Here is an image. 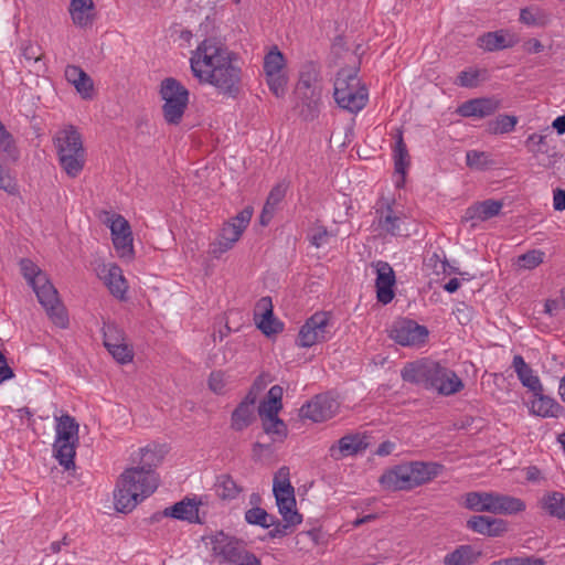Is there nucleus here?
<instances>
[{"instance_id":"1","label":"nucleus","mask_w":565,"mask_h":565,"mask_svg":"<svg viewBox=\"0 0 565 565\" xmlns=\"http://www.w3.org/2000/svg\"><path fill=\"white\" fill-rule=\"evenodd\" d=\"M190 65L200 83L213 85L218 93L235 97L239 93L242 70L236 55L215 39H205L192 52Z\"/></svg>"},{"instance_id":"2","label":"nucleus","mask_w":565,"mask_h":565,"mask_svg":"<svg viewBox=\"0 0 565 565\" xmlns=\"http://www.w3.org/2000/svg\"><path fill=\"white\" fill-rule=\"evenodd\" d=\"M131 460L135 466L124 470L114 491L115 508L121 513L131 512L157 490L159 483L154 469L161 457L154 449L149 446L140 448Z\"/></svg>"},{"instance_id":"3","label":"nucleus","mask_w":565,"mask_h":565,"mask_svg":"<svg viewBox=\"0 0 565 565\" xmlns=\"http://www.w3.org/2000/svg\"><path fill=\"white\" fill-rule=\"evenodd\" d=\"M402 377L406 382L435 390L445 396L454 395L463 388V383L455 371L428 359L406 364L402 370Z\"/></svg>"},{"instance_id":"4","label":"nucleus","mask_w":565,"mask_h":565,"mask_svg":"<svg viewBox=\"0 0 565 565\" xmlns=\"http://www.w3.org/2000/svg\"><path fill=\"white\" fill-rule=\"evenodd\" d=\"M443 469L438 462L407 461L386 470L379 482L384 490L409 491L430 482Z\"/></svg>"},{"instance_id":"5","label":"nucleus","mask_w":565,"mask_h":565,"mask_svg":"<svg viewBox=\"0 0 565 565\" xmlns=\"http://www.w3.org/2000/svg\"><path fill=\"white\" fill-rule=\"evenodd\" d=\"M53 142L60 166L68 177L76 178L86 162V151L77 128L73 125L65 126L56 132Z\"/></svg>"},{"instance_id":"6","label":"nucleus","mask_w":565,"mask_h":565,"mask_svg":"<svg viewBox=\"0 0 565 565\" xmlns=\"http://www.w3.org/2000/svg\"><path fill=\"white\" fill-rule=\"evenodd\" d=\"M333 95L339 107L352 114L362 110L369 99L367 89L362 85L358 71L353 68H342L338 72Z\"/></svg>"},{"instance_id":"7","label":"nucleus","mask_w":565,"mask_h":565,"mask_svg":"<svg viewBox=\"0 0 565 565\" xmlns=\"http://www.w3.org/2000/svg\"><path fill=\"white\" fill-rule=\"evenodd\" d=\"M55 419L56 436L53 444L54 456L65 470L74 469L79 425L75 418L68 414L55 417Z\"/></svg>"},{"instance_id":"8","label":"nucleus","mask_w":565,"mask_h":565,"mask_svg":"<svg viewBox=\"0 0 565 565\" xmlns=\"http://www.w3.org/2000/svg\"><path fill=\"white\" fill-rule=\"evenodd\" d=\"M162 115L169 125H179L188 108L190 92L174 77H167L161 81L160 90Z\"/></svg>"},{"instance_id":"9","label":"nucleus","mask_w":565,"mask_h":565,"mask_svg":"<svg viewBox=\"0 0 565 565\" xmlns=\"http://www.w3.org/2000/svg\"><path fill=\"white\" fill-rule=\"evenodd\" d=\"M213 555L231 565H260V559L246 548V544L223 532L215 534L212 540Z\"/></svg>"},{"instance_id":"10","label":"nucleus","mask_w":565,"mask_h":565,"mask_svg":"<svg viewBox=\"0 0 565 565\" xmlns=\"http://www.w3.org/2000/svg\"><path fill=\"white\" fill-rule=\"evenodd\" d=\"M331 316L326 311H318L306 320L300 328L297 345L300 348H311L317 343L328 340Z\"/></svg>"},{"instance_id":"11","label":"nucleus","mask_w":565,"mask_h":565,"mask_svg":"<svg viewBox=\"0 0 565 565\" xmlns=\"http://www.w3.org/2000/svg\"><path fill=\"white\" fill-rule=\"evenodd\" d=\"M252 215V207H245L235 217L225 222L221 228L217 242L214 243L213 253L223 254L231 249L248 226Z\"/></svg>"},{"instance_id":"12","label":"nucleus","mask_w":565,"mask_h":565,"mask_svg":"<svg viewBox=\"0 0 565 565\" xmlns=\"http://www.w3.org/2000/svg\"><path fill=\"white\" fill-rule=\"evenodd\" d=\"M39 302L46 310L52 321L61 327L66 328L68 324L67 313L64 306L58 299V294L55 287L50 282L49 278H44L43 282H39L32 287Z\"/></svg>"},{"instance_id":"13","label":"nucleus","mask_w":565,"mask_h":565,"mask_svg":"<svg viewBox=\"0 0 565 565\" xmlns=\"http://www.w3.org/2000/svg\"><path fill=\"white\" fill-rule=\"evenodd\" d=\"M106 223L109 224L111 239L117 255L124 259H132L134 245L132 233L129 222L120 214H111L107 217Z\"/></svg>"},{"instance_id":"14","label":"nucleus","mask_w":565,"mask_h":565,"mask_svg":"<svg viewBox=\"0 0 565 565\" xmlns=\"http://www.w3.org/2000/svg\"><path fill=\"white\" fill-rule=\"evenodd\" d=\"M428 329L414 320L402 319L391 328L390 338L403 347H419L428 338Z\"/></svg>"},{"instance_id":"15","label":"nucleus","mask_w":565,"mask_h":565,"mask_svg":"<svg viewBox=\"0 0 565 565\" xmlns=\"http://www.w3.org/2000/svg\"><path fill=\"white\" fill-rule=\"evenodd\" d=\"M339 402L329 394H319L300 408V416L315 423L332 418L338 409Z\"/></svg>"},{"instance_id":"16","label":"nucleus","mask_w":565,"mask_h":565,"mask_svg":"<svg viewBox=\"0 0 565 565\" xmlns=\"http://www.w3.org/2000/svg\"><path fill=\"white\" fill-rule=\"evenodd\" d=\"M377 228L392 236L408 235L406 216L402 211L394 209L393 204L386 203L376 210Z\"/></svg>"},{"instance_id":"17","label":"nucleus","mask_w":565,"mask_h":565,"mask_svg":"<svg viewBox=\"0 0 565 565\" xmlns=\"http://www.w3.org/2000/svg\"><path fill=\"white\" fill-rule=\"evenodd\" d=\"M369 447L367 437L362 434H349L341 437L337 444L329 448V456L333 460H341L345 457L363 452Z\"/></svg>"},{"instance_id":"18","label":"nucleus","mask_w":565,"mask_h":565,"mask_svg":"<svg viewBox=\"0 0 565 565\" xmlns=\"http://www.w3.org/2000/svg\"><path fill=\"white\" fill-rule=\"evenodd\" d=\"M201 499L196 497H185L183 500L166 508L162 512L163 516H170L177 520L186 521L189 523H203L200 518Z\"/></svg>"},{"instance_id":"19","label":"nucleus","mask_w":565,"mask_h":565,"mask_svg":"<svg viewBox=\"0 0 565 565\" xmlns=\"http://www.w3.org/2000/svg\"><path fill=\"white\" fill-rule=\"evenodd\" d=\"M374 268L376 271L375 287L377 300L383 305H387L394 298V270L388 263L382 260L375 263Z\"/></svg>"},{"instance_id":"20","label":"nucleus","mask_w":565,"mask_h":565,"mask_svg":"<svg viewBox=\"0 0 565 565\" xmlns=\"http://www.w3.org/2000/svg\"><path fill=\"white\" fill-rule=\"evenodd\" d=\"M500 108V102L492 97L473 98L462 103L457 113L462 117L484 118Z\"/></svg>"},{"instance_id":"21","label":"nucleus","mask_w":565,"mask_h":565,"mask_svg":"<svg viewBox=\"0 0 565 565\" xmlns=\"http://www.w3.org/2000/svg\"><path fill=\"white\" fill-rule=\"evenodd\" d=\"M321 93L322 90L295 93L297 98L296 108L303 120L311 121L318 117L320 113Z\"/></svg>"},{"instance_id":"22","label":"nucleus","mask_w":565,"mask_h":565,"mask_svg":"<svg viewBox=\"0 0 565 565\" xmlns=\"http://www.w3.org/2000/svg\"><path fill=\"white\" fill-rule=\"evenodd\" d=\"M260 315V320L257 321V327L265 335L276 334L281 331L282 324L278 322L273 312L271 299L263 297L256 305L255 317Z\"/></svg>"},{"instance_id":"23","label":"nucleus","mask_w":565,"mask_h":565,"mask_svg":"<svg viewBox=\"0 0 565 565\" xmlns=\"http://www.w3.org/2000/svg\"><path fill=\"white\" fill-rule=\"evenodd\" d=\"M503 207V202L488 199L482 202L475 203L473 205L469 206L463 215V220L466 222L471 221L472 226L476 225L475 221H487L491 217L497 216L501 209Z\"/></svg>"},{"instance_id":"24","label":"nucleus","mask_w":565,"mask_h":565,"mask_svg":"<svg viewBox=\"0 0 565 565\" xmlns=\"http://www.w3.org/2000/svg\"><path fill=\"white\" fill-rule=\"evenodd\" d=\"M467 527L482 535L499 536L507 531V522L502 519L473 515L467 521Z\"/></svg>"},{"instance_id":"25","label":"nucleus","mask_w":565,"mask_h":565,"mask_svg":"<svg viewBox=\"0 0 565 565\" xmlns=\"http://www.w3.org/2000/svg\"><path fill=\"white\" fill-rule=\"evenodd\" d=\"M288 188L289 181L281 180L270 190L260 213L262 225H267L271 221L280 203L285 199Z\"/></svg>"},{"instance_id":"26","label":"nucleus","mask_w":565,"mask_h":565,"mask_svg":"<svg viewBox=\"0 0 565 565\" xmlns=\"http://www.w3.org/2000/svg\"><path fill=\"white\" fill-rule=\"evenodd\" d=\"M102 273L105 285L108 287L111 295L122 299L128 286L121 268L116 264H109L103 267Z\"/></svg>"},{"instance_id":"27","label":"nucleus","mask_w":565,"mask_h":565,"mask_svg":"<svg viewBox=\"0 0 565 565\" xmlns=\"http://www.w3.org/2000/svg\"><path fill=\"white\" fill-rule=\"evenodd\" d=\"M94 9L93 0H71L68 10L72 21L76 26L87 28L94 22Z\"/></svg>"},{"instance_id":"28","label":"nucleus","mask_w":565,"mask_h":565,"mask_svg":"<svg viewBox=\"0 0 565 565\" xmlns=\"http://www.w3.org/2000/svg\"><path fill=\"white\" fill-rule=\"evenodd\" d=\"M515 42L504 30L487 32L478 38V46L488 52L512 47Z\"/></svg>"},{"instance_id":"29","label":"nucleus","mask_w":565,"mask_h":565,"mask_svg":"<svg viewBox=\"0 0 565 565\" xmlns=\"http://www.w3.org/2000/svg\"><path fill=\"white\" fill-rule=\"evenodd\" d=\"M512 366L522 385L533 392L534 395L543 391L540 379L521 355H514Z\"/></svg>"},{"instance_id":"30","label":"nucleus","mask_w":565,"mask_h":565,"mask_svg":"<svg viewBox=\"0 0 565 565\" xmlns=\"http://www.w3.org/2000/svg\"><path fill=\"white\" fill-rule=\"evenodd\" d=\"M20 50L21 55L23 56L28 66L35 74L39 75L44 74L46 72L47 67L45 62L43 61L44 53L39 44L32 43L31 41H24L22 42Z\"/></svg>"},{"instance_id":"31","label":"nucleus","mask_w":565,"mask_h":565,"mask_svg":"<svg viewBox=\"0 0 565 565\" xmlns=\"http://www.w3.org/2000/svg\"><path fill=\"white\" fill-rule=\"evenodd\" d=\"M526 504L523 500L494 492L493 514L513 515L523 512Z\"/></svg>"},{"instance_id":"32","label":"nucleus","mask_w":565,"mask_h":565,"mask_svg":"<svg viewBox=\"0 0 565 565\" xmlns=\"http://www.w3.org/2000/svg\"><path fill=\"white\" fill-rule=\"evenodd\" d=\"M540 505L550 516L565 521V495L558 491L545 493Z\"/></svg>"},{"instance_id":"33","label":"nucleus","mask_w":565,"mask_h":565,"mask_svg":"<svg viewBox=\"0 0 565 565\" xmlns=\"http://www.w3.org/2000/svg\"><path fill=\"white\" fill-rule=\"evenodd\" d=\"M319 76L320 72L316 64H306L300 72V77L297 83L295 93L322 90Z\"/></svg>"},{"instance_id":"34","label":"nucleus","mask_w":565,"mask_h":565,"mask_svg":"<svg viewBox=\"0 0 565 565\" xmlns=\"http://www.w3.org/2000/svg\"><path fill=\"white\" fill-rule=\"evenodd\" d=\"M520 22L527 26H545L551 21V15L537 6H530L520 10Z\"/></svg>"},{"instance_id":"35","label":"nucleus","mask_w":565,"mask_h":565,"mask_svg":"<svg viewBox=\"0 0 565 565\" xmlns=\"http://www.w3.org/2000/svg\"><path fill=\"white\" fill-rule=\"evenodd\" d=\"M494 492H469L466 494V508L477 512L493 513Z\"/></svg>"},{"instance_id":"36","label":"nucleus","mask_w":565,"mask_h":565,"mask_svg":"<svg viewBox=\"0 0 565 565\" xmlns=\"http://www.w3.org/2000/svg\"><path fill=\"white\" fill-rule=\"evenodd\" d=\"M276 503L282 520L302 522V515L297 511L295 492L280 495L276 493Z\"/></svg>"},{"instance_id":"37","label":"nucleus","mask_w":565,"mask_h":565,"mask_svg":"<svg viewBox=\"0 0 565 565\" xmlns=\"http://www.w3.org/2000/svg\"><path fill=\"white\" fill-rule=\"evenodd\" d=\"M215 491L222 500H234L242 492L243 488L230 475H221L215 481Z\"/></svg>"},{"instance_id":"38","label":"nucleus","mask_w":565,"mask_h":565,"mask_svg":"<svg viewBox=\"0 0 565 565\" xmlns=\"http://www.w3.org/2000/svg\"><path fill=\"white\" fill-rule=\"evenodd\" d=\"M255 420V411L238 404L231 415V428L235 431H243Z\"/></svg>"},{"instance_id":"39","label":"nucleus","mask_w":565,"mask_h":565,"mask_svg":"<svg viewBox=\"0 0 565 565\" xmlns=\"http://www.w3.org/2000/svg\"><path fill=\"white\" fill-rule=\"evenodd\" d=\"M393 157L396 173L404 175L406 173L407 168L409 167L411 159L406 143L404 142L403 139L402 131H398L396 135L395 146L393 149Z\"/></svg>"},{"instance_id":"40","label":"nucleus","mask_w":565,"mask_h":565,"mask_svg":"<svg viewBox=\"0 0 565 565\" xmlns=\"http://www.w3.org/2000/svg\"><path fill=\"white\" fill-rule=\"evenodd\" d=\"M537 398L532 402V411L541 417H557L561 406L551 397L539 393Z\"/></svg>"},{"instance_id":"41","label":"nucleus","mask_w":565,"mask_h":565,"mask_svg":"<svg viewBox=\"0 0 565 565\" xmlns=\"http://www.w3.org/2000/svg\"><path fill=\"white\" fill-rule=\"evenodd\" d=\"M518 121L516 116L502 114L488 122V131L492 135L509 134L515 129Z\"/></svg>"},{"instance_id":"42","label":"nucleus","mask_w":565,"mask_h":565,"mask_svg":"<svg viewBox=\"0 0 565 565\" xmlns=\"http://www.w3.org/2000/svg\"><path fill=\"white\" fill-rule=\"evenodd\" d=\"M284 54L274 46L264 57V72L265 74L284 73Z\"/></svg>"},{"instance_id":"43","label":"nucleus","mask_w":565,"mask_h":565,"mask_svg":"<svg viewBox=\"0 0 565 565\" xmlns=\"http://www.w3.org/2000/svg\"><path fill=\"white\" fill-rule=\"evenodd\" d=\"M20 269L23 277L28 280L31 287L35 286L39 282H43L44 278H46V274L43 273L39 266H36L32 260L28 258H22L20 260Z\"/></svg>"},{"instance_id":"44","label":"nucleus","mask_w":565,"mask_h":565,"mask_svg":"<svg viewBox=\"0 0 565 565\" xmlns=\"http://www.w3.org/2000/svg\"><path fill=\"white\" fill-rule=\"evenodd\" d=\"M473 561L472 548L469 545H460L444 558L445 565H471Z\"/></svg>"},{"instance_id":"45","label":"nucleus","mask_w":565,"mask_h":565,"mask_svg":"<svg viewBox=\"0 0 565 565\" xmlns=\"http://www.w3.org/2000/svg\"><path fill=\"white\" fill-rule=\"evenodd\" d=\"M245 520L249 524L259 525L269 529L275 523V516L268 514L262 508H252L245 512Z\"/></svg>"},{"instance_id":"46","label":"nucleus","mask_w":565,"mask_h":565,"mask_svg":"<svg viewBox=\"0 0 565 565\" xmlns=\"http://www.w3.org/2000/svg\"><path fill=\"white\" fill-rule=\"evenodd\" d=\"M273 492L274 495L276 493L284 495L294 493V487L290 483L289 480V468L288 467H281L279 470L275 473L274 481H273Z\"/></svg>"},{"instance_id":"47","label":"nucleus","mask_w":565,"mask_h":565,"mask_svg":"<svg viewBox=\"0 0 565 565\" xmlns=\"http://www.w3.org/2000/svg\"><path fill=\"white\" fill-rule=\"evenodd\" d=\"M0 151L13 160L19 158V150L15 145V140L2 122H0Z\"/></svg>"},{"instance_id":"48","label":"nucleus","mask_w":565,"mask_h":565,"mask_svg":"<svg viewBox=\"0 0 565 565\" xmlns=\"http://www.w3.org/2000/svg\"><path fill=\"white\" fill-rule=\"evenodd\" d=\"M103 334L106 349L125 342V332L115 323H104Z\"/></svg>"},{"instance_id":"49","label":"nucleus","mask_w":565,"mask_h":565,"mask_svg":"<svg viewBox=\"0 0 565 565\" xmlns=\"http://www.w3.org/2000/svg\"><path fill=\"white\" fill-rule=\"evenodd\" d=\"M544 256V252L540 249H532L519 256L518 264L522 268L533 269L543 263Z\"/></svg>"},{"instance_id":"50","label":"nucleus","mask_w":565,"mask_h":565,"mask_svg":"<svg viewBox=\"0 0 565 565\" xmlns=\"http://www.w3.org/2000/svg\"><path fill=\"white\" fill-rule=\"evenodd\" d=\"M263 426L266 434L276 435L280 440L284 439L287 435V427L278 415L263 419Z\"/></svg>"},{"instance_id":"51","label":"nucleus","mask_w":565,"mask_h":565,"mask_svg":"<svg viewBox=\"0 0 565 565\" xmlns=\"http://www.w3.org/2000/svg\"><path fill=\"white\" fill-rule=\"evenodd\" d=\"M466 163L469 168L483 170L491 163V160L483 151L470 150L466 153Z\"/></svg>"},{"instance_id":"52","label":"nucleus","mask_w":565,"mask_h":565,"mask_svg":"<svg viewBox=\"0 0 565 565\" xmlns=\"http://www.w3.org/2000/svg\"><path fill=\"white\" fill-rule=\"evenodd\" d=\"M269 89L277 97H281L286 93L287 77L284 73L266 74Z\"/></svg>"},{"instance_id":"53","label":"nucleus","mask_w":565,"mask_h":565,"mask_svg":"<svg viewBox=\"0 0 565 565\" xmlns=\"http://www.w3.org/2000/svg\"><path fill=\"white\" fill-rule=\"evenodd\" d=\"M284 522H280L276 516H275V523L273 526V529L268 532V535L269 537L271 539H276V537H284L288 534H290L295 527L300 524L299 522H294V521H289V520H282Z\"/></svg>"},{"instance_id":"54","label":"nucleus","mask_w":565,"mask_h":565,"mask_svg":"<svg viewBox=\"0 0 565 565\" xmlns=\"http://www.w3.org/2000/svg\"><path fill=\"white\" fill-rule=\"evenodd\" d=\"M107 351L113 355V358L119 362L120 364H127L132 361L134 352L131 348L127 343L116 344L114 347L107 348Z\"/></svg>"},{"instance_id":"55","label":"nucleus","mask_w":565,"mask_h":565,"mask_svg":"<svg viewBox=\"0 0 565 565\" xmlns=\"http://www.w3.org/2000/svg\"><path fill=\"white\" fill-rule=\"evenodd\" d=\"M486 71L473 70V71H462L458 74L456 79V84L461 87H476L479 83V78Z\"/></svg>"},{"instance_id":"56","label":"nucleus","mask_w":565,"mask_h":565,"mask_svg":"<svg viewBox=\"0 0 565 565\" xmlns=\"http://www.w3.org/2000/svg\"><path fill=\"white\" fill-rule=\"evenodd\" d=\"M72 85L84 99L92 98L94 84L86 72L83 74V78H77Z\"/></svg>"},{"instance_id":"57","label":"nucleus","mask_w":565,"mask_h":565,"mask_svg":"<svg viewBox=\"0 0 565 565\" xmlns=\"http://www.w3.org/2000/svg\"><path fill=\"white\" fill-rule=\"evenodd\" d=\"M329 236L330 233L324 226H317L309 234V241L315 247L320 248L328 243Z\"/></svg>"},{"instance_id":"58","label":"nucleus","mask_w":565,"mask_h":565,"mask_svg":"<svg viewBox=\"0 0 565 565\" xmlns=\"http://www.w3.org/2000/svg\"><path fill=\"white\" fill-rule=\"evenodd\" d=\"M0 189L10 195L19 193L18 184L14 178L9 172H6L3 167L0 169Z\"/></svg>"},{"instance_id":"59","label":"nucleus","mask_w":565,"mask_h":565,"mask_svg":"<svg viewBox=\"0 0 565 565\" xmlns=\"http://www.w3.org/2000/svg\"><path fill=\"white\" fill-rule=\"evenodd\" d=\"M282 408V404H271L269 399L263 401L258 406V414L262 419H267L277 416Z\"/></svg>"},{"instance_id":"60","label":"nucleus","mask_w":565,"mask_h":565,"mask_svg":"<svg viewBox=\"0 0 565 565\" xmlns=\"http://www.w3.org/2000/svg\"><path fill=\"white\" fill-rule=\"evenodd\" d=\"M209 387L216 394H221L225 387V375L221 371L212 372L209 377Z\"/></svg>"},{"instance_id":"61","label":"nucleus","mask_w":565,"mask_h":565,"mask_svg":"<svg viewBox=\"0 0 565 565\" xmlns=\"http://www.w3.org/2000/svg\"><path fill=\"white\" fill-rule=\"evenodd\" d=\"M85 72L76 65H67L64 72L65 78L70 84L75 83L77 78H83Z\"/></svg>"},{"instance_id":"62","label":"nucleus","mask_w":565,"mask_h":565,"mask_svg":"<svg viewBox=\"0 0 565 565\" xmlns=\"http://www.w3.org/2000/svg\"><path fill=\"white\" fill-rule=\"evenodd\" d=\"M553 207L555 211H565V190L556 189L553 192Z\"/></svg>"},{"instance_id":"63","label":"nucleus","mask_w":565,"mask_h":565,"mask_svg":"<svg viewBox=\"0 0 565 565\" xmlns=\"http://www.w3.org/2000/svg\"><path fill=\"white\" fill-rule=\"evenodd\" d=\"M13 371L8 365L6 356L0 352V383L13 377Z\"/></svg>"},{"instance_id":"64","label":"nucleus","mask_w":565,"mask_h":565,"mask_svg":"<svg viewBox=\"0 0 565 565\" xmlns=\"http://www.w3.org/2000/svg\"><path fill=\"white\" fill-rule=\"evenodd\" d=\"M523 47L530 54L541 53L544 50L542 42L534 38L526 40Z\"/></svg>"}]
</instances>
